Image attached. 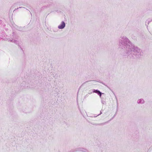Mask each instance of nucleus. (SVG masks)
<instances>
[{
  "instance_id": "obj_1",
  "label": "nucleus",
  "mask_w": 152,
  "mask_h": 152,
  "mask_svg": "<svg viewBox=\"0 0 152 152\" xmlns=\"http://www.w3.org/2000/svg\"><path fill=\"white\" fill-rule=\"evenodd\" d=\"M65 26V23L63 21L62 22L61 24L58 26V28L59 29H62L64 28Z\"/></svg>"
},
{
  "instance_id": "obj_2",
  "label": "nucleus",
  "mask_w": 152,
  "mask_h": 152,
  "mask_svg": "<svg viewBox=\"0 0 152 152\" xmlns=\"http://www.w3.org/2000/svg\"><path fill=\"white\" fill-rule=\"evenodd\" d=\"M94 92L97 93L100 96H101V95H102L101 93L99 91H98L97 90H96L94 91Z\"/></svg>"
}]
</instances>
